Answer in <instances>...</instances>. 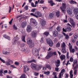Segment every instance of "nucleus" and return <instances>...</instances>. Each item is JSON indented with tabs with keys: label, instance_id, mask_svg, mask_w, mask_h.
<instances>
[{
	"label": "nucleus",
	"instance_id": "43",
	"mask_svg": "<svg viewBox=\"0 0 78 78\" xmlns=\"http://www.w3.org/2000/svg\"><path fill=\"white\" fill-rule=\"evenodd\" d=\"M12 10V7H11V6H9V13H10L11 12V11Z\"/></svg>",
	"mask_w": 78,
	"mask_h": 78
},
{
	"label": "nucleus",
	"instance_id": "24",
	"mask_svg": "<svg viewBox=\"0 0 78 78\" xmlns=\"http://www.w3.org/2000/svg\"><path fill=\"white\" fill-rule=\"evenodd\" d=\"M66 30L68 31H71L72 30V29L69 27H68L66 28Z\"/></svg>",
	"mask_w": 78,
	"mask_h": 78
},
{
	"label": "nucleus",
	"instance_id": "29",
	"mask_svg": "<svg viewBox=\"0 0 78 78\" xmlns=\"http://www.w3.org/2000/svg\"><path fill=\"white\" fill-rule=\"evenodd\" d=\"M73 12L75 14H76V13L78 12V9H74L73 10Z\"/></svg>",
	"mask_w": 78,
	"mask_h": 78
},
{
	"label": "nucleus",
	"instance_id": "46",
	"mask_svg": "<svg viewBox=\"0 0 78 78\" xmlns=\"http://www.w3.org/2000/svg\"><path fill=\"white\" fill-rule=\"evenodd\" d=\"M51 58L49 56L48 54L47 56L45 57V58L47 59H48L50 58Z\"/></svg>",
	"mask_w": 78,
	"mask_h": 78
},
{
	"label": "nucleus",
	"instance_id": "14",
	"mask_svg": "<svg viewBox=\"0 0 78 78\" xmlns=\"http://www.w3.org/2000/svg\"><path fill=\"white\" fill-rule=\"evenodd\" d=\"M53 35L54 37H56L58 35V32L56 30L53 32Z\"/></svg>",
	"mask_w": 78,
	"mask_h": 78
},
{
	"label": "nucleus",
	"instance_id": "37",
	"mask_svg": "<svg viewBox=\"0 0 78 78\" xmlns=\"http://www.w3.org/2000/svg\"><path fill=\"white\" fill-rule=\"evenodd\" d=\"M65 78H69V74L67 73H65Z\"/></svg>",
	"mask_w": 78,
	"mask_h": 78
},
{
	"label": "nucleus",
	"instance_id": "55",
	"mask_svg": "<svg viewBox=\"0 0 78 78\" xmlns=\"http://www.w3.org/2000/svg\"><path fill=\"white\" fill-rule=\"evenodd\" d=\"M78 67V65H76V66L74 67L73 68V70H76V69Z\"/></svg>",
	"mask_w": 78,
	"mask_h": 78
},
{
	"label": "nucleus",
	"instance_id": "31",
	"mask_svg": "<svg viewBox=\"0 0 78 78\" xmlns=\"http://www.w3.org/2000/svg\"><path fill=\"white\" fill-rule=\"evenodd\" d=\"M70 2L71 4H75V3L76 4H77L76 2H75L73 0H71Z\"/></svg>",
	"mask_w": 78,
	"mask_h": 78
},
{
	"label": "nucleus",
	"instance_id": "61",
	"mask_svg": "<svg viewBox=\"0 0 78 78\" xmlns=\"http://www.w3.org/2000/svg\"><path fill=\"white\" fill-rule=\"evenodd\" d=\"M65 38L66 39H69V35H66V36Z\"/></svg>",
	"mask_w": 78,
	"mask_h": 78
},
{
	"label": "nucleus",
	"instance_id": "25",
	"mask_svg": "<svg viewBox=\"0 0 78 78\" xmlns=\"http://www.w3.org/2000/svg\"><path fill=\"white\" fill-rule=\"evenodd\" d=\"M46 67L48 69L50 70H51V66H50L49 65H46Z\"/></svg>",
	"mask_w": 78,
	"mask_h": 78
},
{
	"label": "nucleus",
	"instance_id": "38",
	"mask_svg": "<svg viewBox=\"0 0 78 78\" xmlns=\"http://www.w3.org/2000/svg\"><path fill=\"white\" fill-rule=\"evenodd\" d=\"M48 55L51 58V57L53 56L52 55V52L51 51L49 52Z\"/></svg>",
	"mask_w": 78,
	"mask_h": 78
},
{
	"label": "nucleus",
	"instance_id": "51",
	"mask_svg": "<svg viewBox=\"0 0 78 78\" xmlns=\"http://www.w3.org/2000/svg\"><path fill=\"white\" fill-rule=\"evenodd\" d=\"M13 27L14 30H17V27H16L15 25H13Z\"/></svg>",
	"mask_w": 78,
	"mask_h": 78
},
{
	"label": "nucleus",
	"instance_id": "58",
	"mask_svg": "<svg viewBox=\"0 0 78 78\" xmlns=\"http://www.w3.org/2000/svg\"><path fill=\"white\" fill-rule=\"evenodd\" d=\"M62 22H63L64 23H67V19L66 20H62Z\"/></svg>",
	"mask_w": 78,
	"mask_h": 78
},
{
	"label": "nucleus",
	"instance_id": "9",
	"mask_svg": "<svg viewBox=\"0 0 78 78\" xmlns=\"http://www.w3.org/2000/svg\"><path fill=\"white\" fill-rule=\"evenodd\" d=\"M22 51H24L25 53V54H28L30 52V50L29 49H27L26 50L25 49L22 48L21 50Z\"/></svg>",
	"mask_w": 78,
	"mask_h": 78
},
{
	"label": "nucleus",
	"instance_id": "12",
	"mask_svg": "<svg viewBox=\"0 0 78 78\" xmlns=\"http://www.w3.org/2000/svg\"><path fill=\"white\" fill-rule=\"evenodd\" d=\"M31 30H32V28L31 27V26L29 25L27 26V31L28 33H30L31 31Z\"/></svg>",
	"mask_w": 78,
	"mask_h": 78
},
{
	"label": "nucleus",
	"instance_id": "15",
	"mask_svg": "<svg viewBox=\"0 0 78 78\" xmlns=\"http://www.w3.org/2000/svg\"><path fill=\"white\" fill-rule=\"evenodd\" d=\"M60 58L62 61H63L64 59H66V56L64 55H62L60 56Z\"/></svg>",
	"mask_w": 78,
	"mask_h": 78
},
{
	"label": "nucleus",
	"instance_id": "54",
	"mask_svg": "<svg viewBox=\"0 0 78 78\" xmlns=\"http://www.w3.org/2000/svg\"><path fill=\"white\" fill-rule=\"evenodd\" d=\"M76 19H77V20H78V12L76 14Z\"/></svg>",
	"mask_w": 78,
	"mask_h": 78
},
{
	"label": "nucleus",
	"instance_id": "60",
	"mask_svg": "<svg viewBox=\"0 0 78 78\" xmlns=\"http://www.w3.org/2000/svg\"><path fill=\"white\" fill-rule=\"evenodd\" d=\"M10 67H12V68H13L14 69H16V67L15 66H14V65H12L10 66Z\"/></svg>",
	"mask_w": 78,
	"mask_h": 78
},
{
	"label": "nucleus",
	"instance_id": "59",
	"mask_svg": "<svg viewBox=\"0 0 78 78\" xmlns=\"http://www.w3.org/2000/svg\"><path fill=\"white\" fill-rule=\"evenodd\" d=\"M25 45V44L22 43L21 45V47H24Z\"/></svg>",
	"mask_w": 78,
	"mask_h": 78
},
{
	"label": "nucleus",
	"instance_id": "3",
	"mask_svg": "<svg viewBox=\"0 0 78 78\" xmlns=\"http://www.w3.org/2000/svg\"><path fill=\"white\" fill-rule=\"evenodd\" d=\"M62 47V53H66V44L63 43L61 46Z\"/></svg>",
	"mask_w": 78,
	"mask_h": 78
},
{
	"label": "nucleus",
	"instance_id": "6",
	"mask_svg": "<svg viewBox=\"0 0 78 78\" xmlns=\"http://www.w3.org/2000/svg\"><path fill=\"white\" fill-rule=\"evenodd\" d=\"M35 17L36 18H38V17H42V15L41 13L39 11H37L35 12Z\"/></svg>",
	"mask_w": 78,
	"mask_h": 78
},
{
	"label": "nucleus",
	"instance_id": "50",
	"mask_svg": "<svg viewBox=\"0 0 78 78\" xmlns=\"http://www.w3.org/2000/svg\"><path fill=\"white\" fill-rule=\"evenodd\" d=\"M44 74L45 75H49L50 74V72L48 71L46 72H45Z\"/></svg>",
	"mask_w": 78,
	"mask_h": 78
},
{
	"label": "nucleus",
	"instance_id": "23",
	"mask_svg": "<svg viewBox=\"0 0 78 78\" xmlns=\"http://www.w3.org/2000/svg\"><path fill=\"white\" fill-rule=\"evenodd\" d=\"M54 16V14L53 13H51L49 15V17L50 18V19H52L53 17V16Z\"/></svg>",
	"mask_w": 78,
	"mask_h": 78
},
{
	"label": "nucleus",
	"instance_id": "13",
	"mask_svg": "<svg viewBox=\"0 0 78 78\" xmlns=\"http://www.w3.org/2000/svg\"><path fill=\"white\" fill-rule=\"evenodd\" d=\"M24 68H23V72L26 73V72H27V71H28V70H29V69L28 68V67L26 66H24Z\"/></svg>",
	"mask_w": 78,
	"mask_h": 78
},
{
	"label": "nucleus",
	"instance_id": "2",
	"mask_svg": "<svg viewBox=\"0 0 78 78\" xmlns=\"http://www.w3.org/2000/svg\"><path fill=\"white\" fill-rule=\"evenodd\" d=\"M32 52L34 55L36 56H39V51L38 50L35 48H34L32 49Z\"/></svg>",
	"mask_w": 78,
	"mask_h": 78
},
{
	"label": "nucleus",
	"instance_id": "17",
	"mask_svg": "<svg viewBox=\"0 0 78 78\" xmlns=\"http://www.w3.org/2000/svg\"><path fill=\"white\" fill-rule=\"evenodd\" d=\"M32 62H34V63H36L37 62L35 59H32L30 61H28L27 63H32Z\"/></svg>",
	"mask_w": 78,
	"mask_h": 78
},
{
	"label": "nucleus",
	"instance_id": "19",
	"mask_svg": "<svg viewBox=\"0 0 78 78\" xmlns=\"http://www.w3.org/2000/svg\"><path fill=\"white\" fill-rule=\"evenodd\" d=\"M48 3H50V5H51V6H53V5H55V4L54 3V2H53L52 0H50L49 2L48 1Z\"/></svg>",
	"mask_w": 78,
	"mask_h": 78
},
{
	"label": "nucleus",
	"instance_id": "20",
	"mask_svg": "<svg viewBox=\"0 0 78 78\" xmlns=\"http://www.w3.org/2000/svg\"><path fill=\"white\" fill-rule=\"evenodd\" d=\"M34 43L32 42L31 44H29V47L30 48H33L34 47Z\"/></svg>",
	"mask_w": 78,
	"mask_h": 78
},
{
	"label": "nucleus",
	"instance_id": "47",
	"mask_svg": "<svg viewBox=\"0 0 78 78\" xmlns=\"http://www.w3.org/2000/svg\"><path fill=\"white\" fill-rule=\"evenodd\" d=\"M52 56L53 55L55 56V55H56V52H52Z\"/></svg>",
	"mask_w": 78,
	"mask_h": 78
},
{
	"label": "nucleus",
	"instance_id": "49",
	"mask_svg": "<svg viewBox=\"0 0 78 78\" xmlns=\"http://www.w3.org/2000/svg\"><path fill=\"white\" fill-rule=\"evenodd\" d=\"M0 61H2V62H3V63H5V60H3V59H2V58H1L0 57Z\"/></svg>",
	"mask_w": 78,
	"mask_h": 78
},
{
	"label": "nucleus",
	"instance_id": "48",
	"mask_svg": "<svg viewBox=\"0 0 78 78\" xmlns=\"http://www.w3.org/2000/svg\"><path fill=\"white\" fill-rule=\"evenodd\" d=\"M2 73H3V71L2 70H0V76H3V75H2Z\"/></svg>",
	"mask_w": 78,
	"mask_h": 78
},
{
	"label": "nucleus",
	"instance_id": "18",
	"mask_svg": "<svg viewBox=\"0 0 78 78\" xmlns=\"http://www.w3.org/2000/svg\"><path fill=\"white\" fill-rule=\"evenodd\" d=\"M55 15L57 16V17L58 18L60 16V12L59 11H58L55 12Z\"/></svg>",
	"mask_w": 78,
	"mask_h": 78
},
{
	"label": "nucleus",
	"instance_id": "53",
	"mask_svg": "<svg viewBox=\"0 0 78 78\" xmlns=\"http://www.w3.org/2000/svg\"><path fill=\"white\" fill-rule=\"evenodd\" d=\"M69 60H68L67 61V63H66L65 64L67 66H68V64H70V63H69Z\"/></svg>",
	"mask_w": 78,
	"mask_h": 78
},
{
	"label": "nucleus",
	"instance_id": "21",
	"mask_svg": "<svg viewBox=\"0 0 78 78\" xmlns=\"http://www.w3.org/2000/svg\"><path fill=\"white\" fill-rule=\"evenodd\" d=\"M32 42H33V41L31 39L27 40V44L28 45L31 44Z\"/></svg>",
	"mask_w": 78,
	"mask_h": 78
},
{
	"label": "nucleus",
	"instance_id": "64",
	"mask_svg": "<svg viewBox=\"0 0 78 78\" xmlns=\"http://www.w3.org/2000/svg\"><path fill=\"white\" fill-rule=\"evenodd\" d=\"M15 64L16 66H19V63L17 62H15Z\"/></svg>",
	"mask_w": 78,
	"mask_h": 78
},
{
	"label": "nucleus",
	"instance_id": "5",
	"mask_svg": "<svg viewBox=\"0 0 78 78\" xmlns=\"http://www.w3.org/2000/svg\"><path fill=\"white\" fill-rule=\"evenodd\" d=\"M46 21L44 20H40V23L42 27H45L46 26Z\"/></svg>",
	"mask_w": 78,
	"mask_h": 78
},
{
	"label": "nucleus",
	"instance_id": "39",
	"mask_svg": "<svg viewBox=\"0 0 78 78\" xmlns=\"http://www.w3.org/2000/svg\"><path fill=\"white\" fill-rule=\"evenodd\" d=\"M73 27L74 28L75 27V22H73V23H71Z\"/></svg>",
	"mask_w": 78,
	"mask_h": 78
},
{
	"label": "nucleus",
	"instance_id": "42",
	"mask_svg": "<svg viewBox=\"0 0 78 78\" xmlns=\"http://www.w3.org/2000/svg\"><path fill=\"white\" fill-rule=\"evenodd\" d=\"M69 61H70L71 62H73V57H71L70 58Z\"/></svg>",
	"mask_w": 78,
	"mask_h": 78
},
{
	"label": "nucleus",
	"instance_id": "57",
	"mask_svg": "<svg viewBox=\"0 0 78 78\" xmlns=\"http://www.w3.org/2000/svg\"><path fill=\"white\" fill-rule=\"evenodd\" d=\"M35 10H36V9H31V12H35Z\"/></svg>",
	"mask_w": 78,
	"mask_h": 78
},
{
	"label": "nucleus",
	"instance_id": "7",
	"mask_svg": "<svg viewBox=\"0 0 78 78\" xmlns=\"http://www.w3.org/2000/svg\"><path fill=\"white\" fill-rule=\"evenodd\" d=\"M30 67L33 70H36L37 69V65L34 63H32L30 65Z\"/></svg>",
	"mask_w": 78,
	"mask_h": 78
},
{
	"label": "nucleus",
	"instance_id": "28",
	"mask_svg": "<svg viewBox=\"0 0 78 78\" xmlns=\"http://www.w3.org/2000/svg\"><path fill=\"white\" fill-rule=\"evenodd\" d=\"M44 34L46 36V37H47V36H48V34H49V32H45L44 33Z\"/></svg>",
	"mask_w": 78,
	"mask_h": 78
},
{
	"label": "nucleus",
	"instance_id": "34",
	"mask_svg": "<svg viewBox=\"0 0 78 78\" xmlns=\"http://www.w3.org/2000/svg\"><path fill=\"white\" fill-rule=\"evenodd\" d=\"M28 9V6L27 5H26L24 8V10H25L26 11H27Z\"/></svg>",
	"mask_w": 78,
	"mask_h": 78
},
{
	"label": "nucleus",
	"instance_id": "56",
	"mask_svg": "<svg viewBox=\"0 0 78 78\" xmlns=\"http://www.w3.org/2000/svg\"><path fill=\"white\" fill-rule=\"evenodd\" d=\"M55 70L56 72H58V71H59V68L58 67H56L55 68Z\"/></svg>",
	"mask_w": 78,
	"mask_h": 78
},
{
	"label": "nucleus",
	"instance_id": "44",
	"mask_svg": "<svg viewBox=\"0 0 78 78\" xmlns=\"http://www.w3.org/2000/svg\"><path fill=\"white\" fill-rule=\"evenodd\" d=\"M70 53H74L75 51V49H73L70 51Z\"/></svg>",
	"mask_w": 78,
	"mask_h": 78
},
{
	"label": "nucleus",
	"instance_id": "35",
	"mask_svg": "<svg viewBox=\"0 0 78 78\" xmlns=\"http://www.w3.org/2000/svg\"><path fill=\"white\" fill-rule=\"evenodd\" d=\"M20 78H25V74L24 73L23 74Z\"/></svg>",
	"mask_w": 78,
	"mask_h": 78
},
{
	"label": "nucleus",
	"instance_id": "8",
	"mask_svg": "<svg viewBox=\"0 0 78 78\" xmlns=\"http://www.w3.org/2000/svg\"><path fill=\"white\" fill-rule=\"evenodd\" d=\"M37 34V32L36 31H33L31 33V36L32 37H36Z\"/></svg>",
	"mask_w": 78,
	"mask_h": 78
},
{
	"label": "nucleus",
	"instance_id": "36",
	"mask_svg": "<svg viewBox=\"0 0 78 78\" xmlns=\"http://www.w3.org/2000/svg\"><path fill=\"white\" fill-rule=\"evenodd\" d=\"M57 30L58 31H61V28L60 27V26H58L56 28Z\"/></svg>",
	"mask_w": 78,
	"mask_h": 78
},
{
	"label": "nucleus",
	"instance_id": "16",
	"mask_svg": "<svg viewBox=\"0 0 78 78\" xmlns=\"http://www.w3.org/2000/svg\"><path fill=\"white\" fill-rule=\"evenodd\" d=\"M31 25L34 27H36L37 25V23L36 21H34L31 23Z\"/></svg>",
	"mask_w": 78,
	"mask_h": 78
},
{
	"label": "nucleus",
	"instance_id": "26",
	"mask_svg": "<svg viewBox=\"0 0 78 78\" xmlns=\"http://www.w3.org/2000/svg\"><path fill=\"white\" fill-rule=\"evenodd\" d=\"M22 27L23 28H24L25 26H26V23L25 22H23L21 25Z\"/></svg>",
	"mask_w": 78,
	"mask_h": 78
},
{
	"label": "nucleus",
	"instance_id": "52",
	"mask_svg": "<svg viewBox=\"0 0 78 78\" xmlns=\"http://www.w3.org/2000/svg\"><path fill=\"white\" fill-rule=\"evenodd\" d=\"M70 22L71 23L74 22L73 21V19H70Z\"/></svg>",
	"mask_w": 78,
	"mask_h": 78
},
{
	"label": "nucleus",
	"instance_id": "10",
	"mask_svg": "<svg viewBox=\"0 0 78 78\" xmlns=\"http://www.w3.org/2000/svg\"><path fill=\"white\" fill-rule=\"evenodd\" d=\"M55 65L57 67H58L59 66H60V60H57L56 62H55Z\"/></svg>",
	"mask_w": 78,
	"mask_h": 78
},
{
	"label": "nucleus",
	"instance_id": "33",
	"mask_svg": "<svg viewBox=\"0 0 78 78\" xmlns=\"http://www.w3.org/2000/svg\"><path fill=\"white\" fill-rule=\"evenodd\" d=\"M64 71H65V70L64 69H63L61 71V72L60 73H61V75H62V76H63V75L64 74Z\"/></svg>",
	"mask_w": 78,
	"mask_h": 78
},
{
	"label": "nucleus",
	"instance_id": "45",
	"mask_svg": "<svg viewBox=\"0 0 78 78\" xmlns=\"http://www.w3.org/2000/svg\"><path fill=\"white\" fill-rule=\"evenodd\" d=\"M73 36H74V39H77L78 36H77V35L75 34Z\"/></svg>",
	"mask_w": 78,
	"mask_h": 78
},
{
	"label": "nucleus",
	"instance_id": "32",
	"mask_svg": "<svg viewBox=\"0 0 78 78\" xmlns=\"http://www.w3.org/2000/svg\"><path fill=\"white\" fill-rule=\"evenodd\" d=\"M5 65H6V66H11V64L8 62H5Z\"/></svg>",
	"mask_w": 78,
	"mask_h": 78
},
{
	"label": "nucleus",
	"instance_id": "27",
	"mask_svg": "<svg viewBox=\"0 0 78 78\" xmlns=\"http://www.w3.org/2000/svg\"><path fill=\"white\" fill-rule=\"evenodd\" d=\"M31 5L32 6V7H33L34 8L35 7H36L37 6V5H34V3L33 2H32L31 3Z\"/></svg>",
	"mask_w": 78,
	"mask_h": 78
},
{
	"label": "nucleus",
	"instance_id": "40",
	"mask_svg": "<svg viewBox=\"0 0 78 78\" xmlns=\"http://www.w3.org/2000/svg\"><path fill=\"white\" fill-rule=\"evenodd\" d=\"M60 43L58 42L56 44V47H60Z\"/></svg>",
	"mask_w": 78,
	"mask_h": 78
},
{
	"label": "nucleus",
	"instance_id": "4",
	"mask_svg": "<svg viewBox=\"0 0 78 78\" xmlns=\"http://www.w3.org/2000/svg\"><path fill=\"white\" fill-rule=\"evenodd\" d=\"M46 41L47 44H48L50 47H52L53 45V42L51 40L47 39Z\"/></svg>",
	"mask_w": 78,
	"mask_h": 78
},
{
	"label": "nucleus",
	"instance_id": "1",
	"mask_svg": "<svg viewBox=\"0 0 78 78\" xmlns=\"http://www.w3.org/2000/svg\"><path fill=\"white\" fill-rule=\"evenodd\" d=\"M66 4L65 3H63L62 6L60 7V9L63 13L66 12Z\"/></svg>",
	"mask_w": 78,
	"mask_h": 78
},
{
	"label": "nucleus",
	"instance_id": "63",
	"mask_svg": "<svg viewBox=\"0 0 78 78\" xmlns=\"http://www.w3.org/2000/svg\"><path fill=\"white\" fill-rule=\"evenodd\" d=\"M30 15L31 16H34V17H35V14H34V13H31L30 14Z\"/></svg>",
	"mask_w": 78,
	"mask_h": 78
},
{
	"label": "nucleus",
	"instance_id": "41",
	"mask_svg": "<svg viewBox=\"0 0 78 78\" xmlns=\"http://www.w3.org/2000/svg\"><path fill=\"white\" fill-rule=\"evenodd\" d=\"M69 52H67L66 55V58L67 59H69L70 58V56H69Z\"/></svg>",
	"mask_w": 78,
	"mask_h": 78
},
{
	"label": "nucleus",
	"instance_id": "22",
	"mask_svg": "<svg viewBox=\"0 0 78 78\" xmlns=\"http://www.w3.org/2000/svg\"><path fill=\"white\" fill-rule=\"evenodd\" d=\"M3 36L4 37H5V39H10V37L9 36L5 34L3 35Z\"/></svg>",
	"mask_w": 78,
	"mask_h": 78
},
{
	"label": "nucleus",
	"instance_id": "11",
	"mask_svg": "<svg viewBox=\"0 0 78 78\" xmlns=\"http://www.w3.org/2000/svg\"><path fill=\"white\" fill-rule=\"evenodd\" d=\"M67 12L68 14H72V11L71 10V9H70V8H68L67 9Z\"/></svg>",
	"mask_w": 78,
	"mask_h": 78
},
{
	"label": "nucleus",
	"instance_id": "62",
	"mask_svg": "<svg viewBox=\"0 0 78 78\" xmlns=\"http://www.w3.org/2000/svg\"><path fill=\"white\" fill-rule=\"evenodd\" d=\"M16 43L17 40H15L13 42V45H15V44H16Z\"/></svg>",
	"mask_w": 78,
	"mask_h": 78
},
{
	"label": "nucleus",
	"instance_id": "30",
	"mask_svg": "<svg viewBox=\"0 0 78 78\" xmlns=\"http://www.w3.org/2000/svg\"><path fill=\"white\" fill-rule=\"evenodd\" d=\"M73 63L74 64V65H75L76 64H78V61H77V60L74 59L73 62Z\"/></svg>",
	"mask_w": 78,
	"mask_h": 78
}]
</instances>
